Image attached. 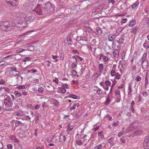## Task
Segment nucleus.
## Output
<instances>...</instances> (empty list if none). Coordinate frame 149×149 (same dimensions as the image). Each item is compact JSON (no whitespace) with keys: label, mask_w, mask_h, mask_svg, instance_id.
Wrapping results in <instances>:
<instances>
[{"label":"nucleus","mask_w":149,"mask_h":149,"mask_svg":"<svg viewBox=\"0 0 149 149\" xmlns=\"http://www.w3.org/2000/svg\"><path fill=\"white\" fill-rule=\"evenodd\" d=\"M70 124H69L67 126L68 128L67 130L68 132L71 131L73 129V127H70Z\"/></svg>","instance_id":"44"},{"label":"nucleus","mask_w":149,"mask_h":149,"mask_svg":"<svg viewBox=\"0 0 149 149\" xmlns=\"http://www.w3.org/2000/svg\"><path fill=\"white\" fill-rule=\"evenodd\" d=\"M139 3L138 1H136L131 6V7L132 9L136 7L139 4Z\"/></svg>","instance_id":"32"},{"label":"nucleus","mask_w":149,"mask_h":149,"mask_svg":"<svg viewBox=\"0 0 149 149\" xmlns=\"http://www.w3.org/2000/svg\"><path fill=\"white\" fill-rule=\"evenodd\" d=\"M113 56L115 57H117L119 54V51L117 49H115L113 51Z\"/></svg>","instance_id":"20"},{"label":"nucleus","mask_w":149,"mask_h":149,"mask_svg":"<svg viewBox=\"0 0 149 149\" xmlns=\"http://www.w3.org/2000/svg\"><path fill=\"white\" fill-rule=\"evenodd\" d=\"M102 91L100 88H98L96 91L97 93L99 95L101 94L102 93Z\"/></svg>","instance_id":"36"},{"label":"nucleus","mask_w":149,"mask_h":149,"mask_svg":"<svg viewBox=\"0 0 149 149\" xmlns=\"http://www.w3.org/2000/svg\"><path fill=\"white\" fill-rule=\"evenodd\" d=\"M24 133V132L23 131L21 130L20 132H19V136L20 137H22L23 136H24L23 134Z\"/></svg>","instance_id":"57"},{"label":"nucleus","mask_w":149,"mask_h":149,"mask_svg":"<svg viewBox=\"0 0 149 149\" xmlns=\"http://www.w3.org/2000/svg\"><path fill=\"white\" fill-rule=\"evenodd\" d=\"M62 87L64 88L65 89H67L69 88L68 85L67 84H63Z\"/></svg>","instance_id":"53"},{"label":"nucleus","mask_w":149,"mask_h":149,"mask_svg":"<svg viewBox=\"0 0 149 149\" xmlns=\"http://www.w3.org/2000/svg\"><path fill=\"white\" fill-rule=\"evenodd\" d=\"M115 93L116 97L118 99L119 101L118 102H119L120 100V98L121 97L120 91L118 89L115 90Z\"/></svg>","instance_id":"16"},{"label":"nucleus","mask_w":149,"mask_h":149,"mask_svg":"<svg viewBox=\"0 0 149 149\" xmlns=\"http://www.w3.org/2000/svg\"><path fill=\"white\" fill-rule=\"evenodd\" d=\"M70 97L74 99H76L77 98V96L75 95L74 94H71L70 95Z\"/></svg>","instance_id":"58"},{"label":"nucleus","mask_w":149,"mask_h":149,"mask_svg":"<svg viewBox=\"0 0 149 149\" xmlns=\"http://www.w3.org/2000/svg\"><path fill=\"white\" fill-rule=\"evenodd\" d=\"M9 76L11 77H15L17 76L19 73V72L17 71H9Z\"/></svg>","instance_id":"10"},{"label":"nucleus","mask_w":149,"mask_h":149,"mask_svg":"<svg viewBox=\"0 0 149 149\" xmlns=\"http://www.w3.org/2000/svg\"><path fill=\"white\" fill-rule=\"evenodd\" d=\"M110 100L109 99V97L108 96L105 102V104L106 105H108L110 102Z\"/></svg>","instance_id":"34"},{"label":"nucleus","mask_w":149,"mask_h":149,"mask_svg":"<svg viewBox=\"0 0 149 149\" xmlns=\"http://www.w3.org/2000/svg\"><path fill=\"white\" fill-rule=\"evenodd\" d=\"M27 107L31 109H34V107L32 106V104H27Z\"/></svg>","instance_id":"47"},{"label":"nucleus","mask_w":149,"mask_h":149,"mask_svg":"<svg viewBox=\"0 0 149 149\" xmlns=\"http://www.w3.org/2000/svg\"><path fill=\"white\" fill-rule=\"evenodd\" d=\"M52 8V7L51 6L50 3L49 2L46 3H45V6L44 7V11L49 13L51 11Z\"/></svg>","instance_id":"6"},{"label":"nucleus","mask_w":149,"mask_h":149,"mask_svg":"<svg viewBox=\"0 0 149 149\" xmlns=\"http://www.w3.org/2000/svg\"><path fill=\"white\" fill-rule=\"evenodd\" d=\"M16 81H17V84H21L23 80L22 78L20 75H17L16 78Z\"/></svg>","instance_id":"13"},{"label":"nucleus","mask_w":149,"mask_h":149,"mask_svg":"<svg viewBox=\"0 0 149 149\" xmlns=\"http://www.w3.org/2000/svg\"><path fill=\"white\" fill-rule=\"evenodd\" d=\"M143 47L145 49H148L149 48V44L146 43H145L143 44Z\"/></svg>","instance_id":"41"},{"label":"nucleus","mask_w":149,"mask_h":149,"mask_svg":"<svg viewBox=\"0 0 149 149\" xmlns=\"http://www.w3.org/2000/svg\"><path fill=\"white\" fill-rule=\"evenodd\" d=\"M25 88V86L24 85H22L18 86L17 88L19 89H24Z\"/></svg>","instance_id":"62"},{"label":"nucleus","mask_w":149,"mask_h":149,"mask_svg":"<svg viewBox=\"0 0 149 149\" xmlns=\"http://www.w3.org/2000/svg\"><path fill=\"white\" fill-rule=\"evenodd\" d=\"M79 106V104L78 102H75L74 103L72 107H71L70 109L71 110H72L73 109H75L76 107H78Z\"/></svg>","instance_id":"21"},{"label":"nucleus","mask_w":149,"mask_h":149,"mask_svg":"<svg viewBox=\"0 0 149 149\" xmlns=\"http://www.w3.org/2000/svg\"><path fill=\"white\" fill-rule=\"evenodd\" d=\"M116 36L115 35L110 34L108 37V40L110 41H113L115 38Z\"/></svg>","instance_id":"22"},{"label":"nucleus","mask_w":149,"mask_h":149,"mask_svg":"<svg viewBox=\"0 0 149 149\" xmlns=\"http://www.w3.org/2000/svg\"><path fill=\"white\" fill-rule=\"evenodd\" d=\"M128 94L130 95H132L133 94V90L132 88V86L131 83H130L128 84Z\"/></svg>","instance_id":"12"},{"label":"nucleus","mask_w":149,"mask_h":149,"mask_svg":"<svg viewBox=\"0 0 149 149\" xmlns=\"http://www.w3.org/2000/svg\"><path fill=\"white\" fill-rule=\"evenodd\" d=\"M6 2L10 7L17 6L18 4L17 0H6Z\"/></svg>","instance_id":"5"},{"label":"nucleus","mask_w":149,"mask_h":149,"mask_svg":"<svg viewBox=\"0 0 149 149\" xmlns=\"http://www.w3.org/2000/svg\"><path fill=\"white\" fill-rule=\"evenodd\" d=\"M24 49L22 48L18 49L16 51V52L17 53H20L22 52Z\"/></svg>","instance_id":"60"},{"label":"nucleus","mask_w":149,"mask_h":149,"mask_svg":"<svg viewBox=\"0 0 149 149\" xmlns=\"http://www.w3.org/2000/svg\"><path fill=\"white\" fill-rule=\"evenodd\" d=\"M136 23V21L135 19H133L130 23L129 26L130 27L133 26Z\"/></svg>","instance_id":"29"},{"label":"nucleus","mask_w":149,"mask_h":149,"mask_svg":"<svg viewBox=\"0 0 149 149\" xmlns=\"http://www.w3.org/2000/svg\"><path fill=\"white\" fill-rule=\"evenodd\" d=\"M142 94L143 96L144 97H146L148 96V93L146 91H143L142 92Z\"/></svg>","instance_id":"45"},{"label":"nucleus","mask_w":149,"mask_h":149,"mask_svg":"<svg viewBox=\"0 0 149 149\" xmlns=\"http://www.w3.org/2000/svg\"><path fill=\"white\" fill-rule=\"evenodd\" d=\"M98 136H100L101 138H103L104 137V135L103 134V132L101 131L98 133Z\"/></svg>","instance_id":"42"},{"label":"nucleus","mask_w":149,"mask_h":149,"mask_svg":"<svg viewBox=\"0 0 149 149\" xmlns=\"http://www.w3.org/2000/svg\"><path fill=\"white\" fill-rule=\"evenodd\" d=\"M66 138H65V136L63 134H61L59 138V140L60 142L64 143L65 142Z\"/></svg>","instance_id":"18"},{"label":"nucleus","mask_w":149,"mask_h":149,"mask_svg":"<svg viewBox=\"0 0 149 149\" xmlns=\"http://www.w3.org/2000/svg\"><path fill=\"white\" fill-rule=\"evenodd\" d=\"M15 125L16 127L18 126L19 125L23 126L24 125V123H22L19 121L16 120L15 123Z\"/></svg>","instance_id":"23"},{"label":"nucleus","mask_w":149,"mask_h":149,"mask_svg":"<svg viewBox=\"0 0 149 149\" xmlns=\"http://www.w3.org/2000/svg\"><path fill=\"white\" fill-rule=\"evenodd\" d=\"M116 65H113L112 67V70L111 71V75L112 77H115L114 79H116L118 80L119 79L120 77V75L118 73H116V72L117 71L116 69Z\"/></svg>","instance_id":"2"},{"label":"nucleus","mask_w":149,"mask_h":149,"mask_svg":"<svg viewBox=\"0 0 149 149\" xmlns=\"http://www.w3.org/2000/svg\"><path fill=\"white\" fill-rule=\"evenodd\" d=\"M31 119V118L29 116H24V120H29Z\"/></svg>","instance_id":"54"},{"label":"nucleus","mask_w":149,"mask_h":149,"mask_svg":"<svg viewBox=\"0 0 149 149\" xmlns=\"http://www.w3.org/2000/svg\"><path fill=\"white\" fill-rule=\"evenodd\" d=\"M143 146L145 149H148L149 148V137L146 136L143 143Z\"/></svg>","instance_id":"8"},{"label":"nucleus","mask_w":149,"mask_h":149,"mask_svg":"<svg viewBox=\"0 0 149 149\" xmlns=\"http://www.w3.org/2000/svg\"><path fill=\"white\" fill-rule=\"evenodd\" d=\"M76 144L79 146H81L83 144V143L81 140L76 139L75 141Z\"/></svg>","instance_id":"27"},{"label":"nucleus","mask_w":149,"mask_h":149,"mask_svg":"<svg viewBox=\"0 0 149 149\" xmlns=\"http://www.w3.org/2000/svg\"><path fill=\"white\" fill-rule=\"evenodd\" d=\"M124 40V38L122 37L120 38L118 41V42L119 43H122Z\"/></svg>","instance_id":"43"},{"label":"nucleus","mask_w":149,"mask_h":149,"mask_svg":"<svg viewBox=\"0 0 149 149\" xmlns=\"http://www.w3.org/2000/svg\"><path fill=\"white\" fill-rule=\"evenodd\" d=\"M96 34L98 35H100L102 33V31L101 29L99 27L96 28L95 31V32Z\"/></svg>","instance_id":"15"},{"label":"nucleus","mask_w":149,"mask_h":149,"mask_svg":"<svg viewBox=\"0 0 149 149\" xmlns=\"http://www.w3.org/2000/svg\"><path fill=\"white\" fill-rule=\"evenodd\" d=\"M31 58L29 57H26L24 58V61H29L31 60Z\"/></svg>","instance_id":"56"},{"label":"nucleus","mask_w":149,"mask_h":149,"mask_svg":"<svg viewBox=\"0 0 149 149\" xmlns=\"http://www.w3.org/2000/svg\"><path fill=\"white\" fill-rule=\"evenodd\" d=\"M6 82L3 79H1L0 80V85H6Z\"/></svg>","instance_id":"46"},{"label":"nucleus","mask_w":149,"mask_h":149,"mask_svg":"<svg viewBox=\"0 0 149 149\" xmlns=\"http://www.w3.org/2000/svg\"><path fill=\"white\" fill-rule=\"evenodd\" d=\"M15 94L18 97H20L22 95L21 93L17 91L15 92Z\"/></svg>","instance_id":"51"},{"label":"nucleus","mask_w":149,"mask_h":149,"mask_svg":"<svg viewBox=\"0 0 149 149\" xmlns=\"http://www.w3.org/2000/svg\"><path fill=\"white\" fill-rule=\"evenodd\" d=\"M5 97L3 101L4 104L6 107L5 108V109L6 111H12L13 110L12 108L9 107L8 106V101L10 100V96H5Z\"/></svg>","instance_id":"3"},{"label":"nucleus","mask_w":149,"mask_h":149,"mask_svg":"<svg viewBox=\"0 0 149 149\" xmlns=\"http://www.w3.org/2000/svg\"><path fill=\"white\" fill-rule=\"evenodd\" d=\"M71 75L73 77H75L76 76L77 72L75 70H72L71 72Z\"/></svg>","instance_id":"38"},{"label":"nucleus","mask_w":149,"mask_h":149,"mask_svg":"<svg viewBox=\"0 0 149 149\" xmlns=\"http://www.w3.org/2000/svg\"><path fill=\"white\" fill-rule=\"evenodd\" d=\"M42 8L40 4H38L34 9L35 11L38 15H42Z\"/></svg>","instance_id":"7"},{"label":"nucleus","mask_w":149,"mask_h":149,"mask_svg":"<svg viewBox=\"0 0 149 149\" xmlns=\"http://www.w3.org/2000/svg\"><path fill=\"white\" fill-rule=\"evenodd\" d=\"M147 55V54L146 53H144L143 54L141 58V62L144 61H148L146 58Z\"/></svg>","instance_id":"19"},{"label":"nucleus","mask_w":149,"mask_h":149,"mask_svg":"<svg viewBox=\"0 0 149 149\" xmlns=\"http://www.w3.org/2000/svg\"><path fill=\"white\" fill-rule=\"evenodd\" d=\"M148 64V61L142 62L141 65L142 66V68L143 69H145V68H146Z\"/></svg>","instance_id":"25"},{"label":"nucleus","mask_w":149,"mask_h":149,"mask_svg":"<svg viewBox=\"0 0 149 149\" xmlns=\"http://www.w3.org/2000/svg\"><path fill=\"white\" fill-rule=\"evenodd\" d=\"M52 104L55 106L58 107L59 106V103L58 101L55 99H52L51 101Z\"/></svg>","instance_id":"17"},{"label":"nucleus","mask_w":149,"mask_h":149,"mask_svg":"<svg viewBox=\"0 0 149 149\" xmlns=\"http://www.w3.org/2000/svg\"><path fill=\"white\" fill-rule=\"evenodd\" d=\"M40 106V105L39 104H36V106H35L34 109H35L36 110H37L39 109Z\"/></svg>","instance_id":"64"},{"label":"nucleus","mask_w":149,"mask_h":149,"mask_svg":"<svg viewBox=\"0 0 149 149\" xmlns=\"http://www.w3.org/2000/svg\"><path fill=\"white\" fill-rule=\"evenodd\" d=\"M8 106L9 107H10V108H12V101L11 100V97L10 96V100H9L8 101Z\"/></svg>","instance_id":"33"},{"label":"nucleus","mask_w":149,"mask_h":149,"mask_svg":"<svg viewBox=\"0 0 149 149\" xmlns=\"http://www.w3.org/2000/svg\"><path fill=\"white\" fill-rule=\"evenodd\" d=\"M0 28L3 31H8L13 28V26L8 21H0Z\"/></svg>","instance_id":"1"},{"label":"nucleus","mask_w":149,"mask_h":149,"mask_svg":"<svg viewBox=\"0 0 149 149\" xmlns=\"http://www.w3.org/2000/svg\"><path fill=\"white\" fill-rule=\"evenodd\" d=\"M119 121H117L115 122H114L112 124V126L113 127H116L119 125Z\"/></svg>","instance_id":"48"},{"label":"nucleus","mask_w":149,"mask_h":149,"mask_svg":"<svg viewBox=\"0 0 149 149\" xmlns=\"http://www.w3.org/2000/svg\"><path fill=\"white\" fill-rule=\"evenodd\" d=\"M136 80L137 82H139L140 81L141 79V78L139 76H138L136 77Z\"/></svg>","instance_id":"52"},{"label":"nucleus","mask_w":149,"mask_h":149,"mask_svg":"<svg viewBox=\"0 0 149 149\" xmlns=\"http://www.w3.org/2000/svg\"><path fill=\"white\" fill-rule=\"evenodd\" d=\"M7 147L8 149H12L13 146L11 144H8L7 145Z\"/></svg>","instance_id":"49"},{"label":"nucleus","mask_w":149,"mask_h":149,"mask_svg":"<svg viewBox=\"0 0 149 149\" xmlns=\"http://www.w3.org/2000/svg\"><path fill=\"white\" fill-rule=\"evenodd\" d=\"M148 84V78L147 77H146L145 78V87L146 88L147 87V86Z\"/></svg>","instance_id":"35"},{"label":"nucleus","mask_w":149,"mask_h":149,"mask_svg":"<svg viewBox=\"0 0 149 149\" xmlns=\"http://www.w3.org/2000/svg\"><path fill=\"white\" fill-rule=\"evenodd\" d=\"M105 84L107 86H110L111 84V83L109 81H106L105 82Z\"/></svg>","instance_id":"59"},{"label":"nucleus","mask_w":149,"mask_h":149,"mask_svg":"<svg viewBox=\"0 0 149 149\" xmlns=\"http://www.w3.org/2000/svg\"><path fill=\"white\" fill-rule=\"evenodd\" d=\"M104 65L102 63H100L99 65L98 68L100 72H102L103 70Z\"/></svg>","instance_id":"24"},{"label":"nucleus","mask_w":149,"mask_h":149,"mask_svg":"<svg viewBox=\"0 0 149 149\" xmlns=\"http://www.w3.org/2000/svg\"><path fill=\"white\" fill-rule=\"evenodd\" d=\"M138 126V123L136 122H134L127 128V130L128 132H130L135 129Z\"/></svg>","instance_id":"4"},{"label":"nucleus","mask_w":149,"mask_h":149,"mask_svg":"<svg viewBox=\"0 0 149 149\" xmlns=\"http://www.w3.org/2000/svg\"><path fill=\"white\" fill-rule=\"evenodd\" d=\"M136 57H135V56L134 55H133L132 56V58L130 60V61L131 62H133L135 59H136Z\"/></svg>","instance_id":"61"},{"label":"nucleus","mask_w":149,"mask_h":149,"mask_svg":"<svg viewBox=\"0 0 149 149\" xmlns=\"http://www.w3.org/2000/svg\"><path fill=\"white\" fill-rule=\"evenodd\" d=\"M77 67V64L74 63H73L70 65L71 68L72 69L74 68Z\"/></svg>","instance_id":"40"},{"label":"nucleus","mask_w":149,"mask_h":149,"mask_svg":"<svg viewBox=\"0 0 149 149\" xmlns=\"http://www.w3.org/2000/svg\"><path fill=\"white\" fill-rule=\"evenodd\" d=\"M44 88L42 87H39L38 88V92L39 93H42L44 91Z\"/></svg>","instance_id":"30"},{"label":"nucleus","mask_w":149,"mask_h":149,"mask_svg":"<svg viewBox=\"0 0 149 149\" xmlns=\"http://www.w3.org/2000/svg\"><path fill=\"white\" fill-rule=\"evenodd\" d=\"M102 59L104 61H107L108 60V58L107 56H103Z\"/></svg>","instance_id":"55"},{"label":"nucleus","mask_w":149,"mask_h":149,"mask_svg":"<svg viewBox=\"0 0 149 149\" xmlns=\"http://www.w3.org/2000/svg\"><path fill=\"white\" fill-rule=\"evenodd\" d=\"M59 89L61 91V93H65L66 92V90L65 89L63 88V87H60Z\"/></svg>","instance_id":"37"},{"label":"nucleus","mask_w":149,"mask_h":149,"mask_svg":"<svg viewBox=\"0 0 149 149\" xmlns=\"http://www.w3.org/2000/svg\"><path fill=\"white\" fill-rule=\"evenodd\" d=\"M46 62L47 63L46 64L47 65V67H49L50 66V64L51 63V62L49 60L46 61Z\"/></svg>","instance_id":"63"},{"label":"nucleus","mask_w":149,"mask_h":149,"mask_svg":"<svg viewBox=\"0 0 149 149\" xmlns=\"http://www.w3.org/2000/svg\"><path fill=\"white\" fill-rule=\"evenodd\" d=\"M135 133L136 135L141 134L143 132L142 130H137L135 132Z\"/></svg>","instance_id":"39"},{"label":"nucleus","mask_w":149,"mask_h":149,"mask_svg":"<svg viewBox=\"0 0 149 149\" xmlns=\"http://www.w3.org/2000/svg\"><path fill=\"white\" fill-rule=\"evenodd\" d=\"M138 29V27L137 26H135L134 28L132 29L131 31L132 33L134 34H136Z\"/></svg>","instance_id":"31"},{"label":"nucleus","mask_w":149,"mask_h":149,"mask_svg":"<svg viewBox=\"0 0 149 149\" xmlns=\"http://www.w3.org/2000/svg\"><path fill=\"white\" fill-rule=\"evenodd\" d=\"M27 72H26V73H22V74H26L27 76V74H29L28 72H30V73H32L33 74H34L35 73L37 72V70L36 69H31V70H27Z\"/></svg>","instance_id":"14"},{"label":"nucleus","mask_w":149,"mask_h":149,"mask_svg":"<svg viewBox=\"0 0 149 149\" xmlns=\"http://www.w3.org/2000/svg\"><path fill=\"white\" fill-rule=\"evenodd\" d=\"M114 140V138L113 137H111L108 141V142L109 143L111 146L114 145V143L113 142Z\"/></svg>","instance_id":"26"},{"label":"nucleus","mask_w":149,"mask_h":149,"mask_svg":"<svg viewBox=\"0 0 149 149\" xmlns=\"http://www.w3.org/2000/svg\"><path fill=\"white\" fill-rule=\"evenodd\" d=\"M126 52H122L121 54V58L122 59H124L125 58V54H126Z\"/></svg>","instance_id":"50"},{"label":"nucleus","mask_w":149,"mask_h":149,"mask_svg":"<svg viewBox=\"0 0 149 149\" xmlns=\"http://www.w3.org/2000/svg\"><path fill=\"white\" fill-rule=\"evenodd\" d=\"M35 19V17L31 14L27 15L26 17L25 21H29L30 22L32 21Z\"/></svg>","instance_id":"11"},{"label":"nucleus","mask_w":149,"mask_h":149,"mask_svg":"<svg viewBox=\"0 0 149 149\" xmlns=\"http://www.w3.org/2000/svg\"><path fill=\"white\" fill-rule=\"evenodd\" d=\"M27 14H25L23 13H19L17 15V17L19 18L21 21H23L26 19Z\"/></svg>","instance_id":"9"},{"label":"nucleus","mask_w":149,"mask_h":149,"mask_svg":"<svg viewBox=\"0 0 149 149\" xmlns=\"http://www.w3.org/2000/svg\"><path fill=\"white\" fill-rule=\"evenodd\" d=\"M102 145L101 144H99L95 146L94 148V149H102Z\"/></svg>","instance_id":"28"}]
</instances>
